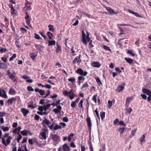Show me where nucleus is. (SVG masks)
<instances>
[{
	"instance_id": "1",
	"label": "nucleus",
	"mask_w": 151,
	"mask_h": 151,
	"mask_svg": "<svg viewBox=\"0 0 151 151\" xmlns=\"http://www.w3.org/2000/svg\"><path fill=\"white\" fill-rule=\"evenodd\" d=\"M94 112L96 114V115L97 116L99 119H100V118L99 117V112H100V117L101 118V119L103 121V119L104 118V112L103 111H101L100 110H99V111L97 110V109H96L94 111Z\"/></svg>"
},
{
	"instance_id": "2",
	"label": "nucleus",
	"mask_w": 151,
	"mask_h": 151,
	"mask_svg": "<svg viewBox=\"0 0 151 151\" xmlns=\"http://www.w3.org/2000/svg\"><path fill=\"white\" fill-rule=\"evenodd\" d=\"M76 72L81 76L83 75L84 76H86L88 73L87 71L84 72L83 70L81 68H78L76 70Z\"/></svg>"
},
{
	"instance_id": "3",
	"label": "nucleus",
	"mask_w": 151,
	"mask_h": 151,
	"mask_svg": "<svg viewBox=\"0 0 151 151\" xmlns=\"http://www.w3.org/2000/svg\"><path fill=\"white\" fill-rule=\"evenodd\" d=\"M24 9H26L27 11L31 9V3L27 0H26L25 6L24 7Z\"/></svg>"
},
{
	"instance_id": "4",
	"label": "nucleus",
	"mask_w": 151,
	"mask_h": 151,
	"mask_svg": "<svg viewBox=\"0 0 151 151\" xmlns=\"http://www.w3.org/2000/svg\"><path fill=\"white\" fill-rule=\"evenodd\" d=\"M86 121L89 130L90 131L91 130L92 123L91 121V118L89 117L88 116L86 118Z\"/></svg>"
},
{
	"instance_id": "5",
	"label": "nucleus",
	"mask_w": 151,
	"mask_h": 151,
	"mask_svg": "<svg viewBox=\"0 0 151 151\" xmlns=\"http://www.w3.org/2000/svg\"><path fill=\"white\" fill-rule=\"evenodd\" d=\"M35 91L36 92H39L40 95L43 96L45 94V90L42 89H40L38 88H35Z\"/></svg>"
},
{
	"instance_id": "6",
	"label": "nucleus",
	"mask_w": 151,
	"mask_h": 151,
	"mask_svg": "<svg viewBox=\"0 0 151 151\" xmlns=\"http://www.w3.org/2000/svg\"><path fill=\"white\" fill-rule=\"evenodd\" d=\"M26 13L27 14L26 16L24 17L25 21L27 24L29 26L30 25V19L29 16L28 15L27 12H26Z\"/></svg>"
},
{
	"instance_id": "7",
	"label": "nucleus",
	"mask_w": 151,
	"mask_h": 151,
	"mask_svg": "<svg viewBox=\"0 0 151 151\" xmlns=\"http://www.w3.org/2000/svg\"><path fill=\"white\" fill-rule=\"evenodd\" d=\"M81 40L82 42L84 44H87V42L86 39V34L83 32H82Z\"/></svg>"
},
{
	"instance_id": "8",
	"label": "nucleus",
	"mask_w": 151,
	"mask_h": 151,
	"mask_svg": "<svg viewBox=\"0 0 151 151\" xmlns=\"http://www.w3.org/2000/svg\"><path fill=\"white\" fill-rule=\"evenodd\" d=\"M51 137L52 140L55 142L58 141L60 138L59 137L55 134H52L51 135Z\"/></svg>"
},
{
	"instance_id": "9",
	"label": "nucleus",
	"mask_w": 151,
	"mask_h": 151,
	"mask_svg": "<svg viewBox=\"0 0 151 151\" xmlns=\"http://www.w3.org/2000/svg\"><path fill=\"white\" fill-rule=\"evenodd\" d=\"M51 124V122L49 120H48L47 118H45V119L43 120L42 123V124H45L46 126L47 125L48 127V126L50 124Z\"/></svg>"
},
{
	"instance_id": "10",
	"label": "nucleus",
	"mask_w": 151,
	"mask_h": 151,
	"mask_svg": "<svg viewBox=\"0 0 151 151\" xmlns=\"http://www.w3.org/2000/svg\"><path fill=\"white\" fill-rule=\"evenodd\" d=\"M63 149L64 151H69L70 148L66 143L64 144L62 146Z\"/></svg>"
},
{
	"instance_id": "11",
	"label": "nucleus",
	"mask_w": 151,
	"mask_h": 151,
	"mask_svg": "<svg viewBox=\"0 0 151 151\" xmlns=\"http://www.w3.org/2000/svg\"><path fill=\"white\" fill-rule=\"evenodd\" d=\"M21 112L23 114L24 116H26V115L29 112V111L28 110L24 108L21 109Z\"/></svg>"
},
{
	"instance_id": "12",
	"label": "nucleus",
	"mask_w": 151,
	"mask_h": 151,
	"mask_svg": "<svg viewBox=\"0 0 151 151\" xmlns=\"http://www.w3.org/2000/svg\"><path fill=\"white\" fill-rule=\"evenodd\" d=\"M7 75L9 76L10 78L12 79H13L15 76L12 73L10 72L9 70L7 71Z\"/></svg>"
},
{
	"instance_id": "13",
	"label": "nucleus",
	"mask_w": 151,
	"mask_h": 151,
	"mask_svg": "<svg viewBox=\"0 0 151 151\" xmlns=\"http://www.w3.org/2000/svg\"><path fill=\"white\" fill-rule=\"evenodd\" d=\"M106 9L107 11L111 15H112L113 14H117V13H116L115 12H114L113 10L111 9L110 7H106Z\"/></svg>"
},
{
	"instance_id": "14",
	"label": "nucleus",
	"mask_w": 151,
	"mask_h": 151,
	"mask_svg": "<svg viewBox=\"0 0 151 151\" xmlns=\"http://www.w3.org/2000/svg\"><path fill=\"white\" fill-rule=\"evenodd\" d=\"M57 108V109H55L53 110V111L54 112L55 114L60 112L62 109V107L60 105L58 106Z\"/></svg>"
},
{
	"instance_id": "15",
	"label": "nucleus",
	"mask_w": 151,
	"mask_h": 151,
	"mask_svg": "<svg viewBox=\"0 0 151 151\" xmlns=\"http://www.w3.org/2000/svg\"><path fill=\"white\" fill-rule=\"evenodd\" d=\"M56 45L57 47L56 49L55 52L57 53H59L61 51V47L57 43Z\"/></svg>"
},
{
	"instance_id": "16",
	"label": "nucleus",
	"mask_w": 151,
	"mask_h": 151,
	"mask_svg": "<svg viewBox=\"0 0 151 151\" xmlns=\"http://www.w3.org/2000/svg\"><path fill=\"white\" fill-rule=\"evenodd\" d=\"M37 56V52H32L30 55V58L33 60L35 59V58Z\"/></svg>"
},
{
	"instance_id": "17",
	"label": "nucleus",
	"mask_w": 151,
	"mask_h": 151,
	"mask_svg": "<svg viewBox=\"0 0 151 151\" xmlns=\"http://www.w3.org/2000/svg\"><path fill=\"white\" fill-rule=\"evenodd\" d=\"M92 66L93 67L99 68L101 66V64L98 62H94L92 63Z\"/></svg>"
},
{
	"instance_id": "18",
	"label": "nucleus",
	"mask_w": 151,
	"mask_h": 151,
	"mask_svg": "<svg viewBox=\"0 0 151 151\" xmlns=\"http://www.w3.org/2000/svg\"><path fill=\"white\" fill-rule=\"evenodd\" d=\"M142 91L143 93H147L148 95L150 96L151 95V91L145 88H143L142 89Z\"/></svg>"
},
{
	"instance_id": "19",
	"label": "nucleus",
	"mask_w": 151,
	"mask_h": 151,
	"mask_svg": "<svg viewBox=\"0 0 151 151\" xmlns=\"http://www.w3.org/2000/svg\"><path fill=\"white\" fill-rule=\"evenodd\" d=\"M9 93L10 95H14L16 93V92L13 88H11L9 89Z\"/></svg>"
},
{
	"instance_id": "20",
	"label": "nucleus",
	"mask_w": 151,
	"mask_h": 151,
	"mask_svg": "<svg viewBox=\"0 0 151 151\" xmlns=\"http://www.w3.org/2000/svg\"><path fill=\"white\" fill-rule=\"evenodd\" d=\"M7 66L4 63H0V68L2 69H5L7 68Z\"/></svg>"
},
{
	"instance_id": "21",
	"label": "nucleus",
	"mask_w": 151,
	"mask_h": 151,
	"mask_svg": "<svg viewBox=\"0 0 151 151\" xmlns=\"http://www.w3.org/2000/svg\"><path fill=\"white\" fill-rule=\"evenodd\" d=\"M128 11L130 13L132 14L137 17H139L140 16L138 14L137 12H134L132 10L129 9Z\"/></svg>"
},
{
	"instance_id": "22",
	"label": "nucleus",
	"mask_w": 151,
	"mask_h": 151,
	"mask_svg": "<svg viewBox=\"0 0 151 151\" xmlns=\"http://www.w3.org/2000/svg\"><path fill=\"white\" fill-rule=\"evenodd\" d=\"M124 59L128 63L131 64L133 63V60L131 58H125Z\"/></svg>"
},
{
	"instance_id": "23",
	"label": "nucleus",
	"mask_w": 151,
	"mask_h": 151,
	"mask_svg": "<svg viewBox=\"0 0 151 151\" xmlns=\"http://www.w3.org/2000/svg\"><path fill=\"white\" fill-rule=\"evenodd\" d=\"M124 89V87L122 86H119L116 89V91L118 92H121Z\"/></svg>"
},
{
	"instance_id": "24",
	"label": "nucleus",
	"mask_w": 151,
	"mask_h": 151,
	"mask_svg": "<svg viewBox=\"0 0 151 151\" xmlns=\"http://www.w3.org/2000/svg\"><path fill=\"white\" fill-rule=\"evenodd\" d=\"M51 104H48L46 105H44L43 106V110L45 111H46L50 107Z\"/></svg>"
},
{
	"instance_id": "25",
	"label": "nucleus",
	"mask_w": 151,
	"mask_h": 151,
	"mask_svg": "<svg viewBox=\"0 0 151 151\" xmlns=\"http://www.w3.org/2000/svg\"><path fill=\"white\" fill-rule=\"evenodd\" d=\"M104 50L107 51V53L108 54H110L111 52V50L109 47L104 45Z\"/></svg>"
},
{
	"instance_id": "26",
	"label": "nucleus",
	"mask_w": 151,
	"mask_h": 151,
	"mask_svg": "<svg viewBox=\"0 0 151 151\" xmlns=\"http://www.w3.org/2000/svg\"><path fill=\"white\" fill-rule=\"evenodd\" d=\"M16 100V99L15 98L12 97L9 99L8 100L7 103L9 104H11L12 103L13 101Z\"/></svg>"
},
{
	"instance_id": "27",
	"label": "nucleus",
	"mask_w": 151,
	"mask_h": 151,
	"mask_svg": "<svg viewBox=\"0 0 151 151\" xmlns=\"http://www.w3.org/2000/svg\"><path fill=\"white\" fill-rule=\"evenodd\" d=\"M48 46H50L51 45H55L56 42L54 40L49 41L48 42Z\"/></svg>"
},
{
	"instance_id": "28",
	"label": "nucleus",
	"mask_w": 151,
	"mask_h": 151,
	"mask_svg": "<svg viewBox=\"0 0 151 151\" xmlns=\"http://www.w3.org/2000/svg\"><path fill=\"white\" fill-rule=\"evenodd\" d=\"M48 27L49 28V30L50 31H52V32H54L55 31V29L52 25L50 24L48 25Z\"/></svg>"
},
{
	"instance_id": "29",
	"label": "nucleus",
	"mask_w": 151,
	"mask_h": 151,
	"mask_svg": "<svg viewBox=\"0 0 151 151\" xmlns=\"http://www.w3.org/2000/svg\"><path fill=\"white\" fill-rule=\"evenodd\" d=\"M81 61L79 60H78V58L77 57L74 59V60L73 61L72 63L73 64H75L76 63H77L79 64L80 63H81Z\"/></svg>"
},
{
	"instance_id": "30",
	"label": "nucleus",
	"mask_w": 151,
	"mask_h": 151,
	"mask_svg": "<svg viewBox=\"0 0 151 151\" xmlns=\"http://www.w3.org/2000/svg\"><path fill=\"white\" fill-rule=\"evenodd\" d=\"M28 131L27 130H24L21 132V134L23 136H27Z\"/></svg>"
},
{
	"instance_id": "31",
	"label": "nucleus",
	"mask_w": 151,
	"mask_h": 151,
	"mask_svg": "<svg viewBox=\"0 0 151 151\" xmlns=\"http://www.w3.org/2000/svg\"><path fill=\"white\" fill-rule=\"evenodd\" d=\"M83 99H82L80 101L78 104V107L80 108H83Z\"/></svg>"
},
{
	"instance_id": "32",
	"label": "nucleus",
	"mask_w": 151,
	"mask_h": 151,
	"mask_svg": "<svg viewBox=\"0 0 151 151\" xmlns=\"http://www.w3.org/2000/svg\"><path fill=\"white\" fill-rule=\"evenodd\" d=\"M47 35L49 37V38L50 40H52L53 39L52 38V34L50 32H48L47 33Z\"/></svg>"
},
{
	"instance_id": "33",
	"label": "nucleus",
	"mask_w": 151,
	"mask_h": 151,
	"mask_svg": "<svg viewBox=\"0 0 151 151\" xmlns=\"http://www.w3.org/2000/svg\"><path fill=\"white\" fill-rule=\"evenodd\" d=\"M40 134L43 138L45 140L47 138L46 132H42L40 133Z\"/></svg>"
},
{
	"instance_id": "34",
	"label": "nucleus",
	"mask_w": 151,
	"mask_h": 151,
	"mask_svg": "<svg viewBox=\"0 0 151 151\" xmlns=\"http://www.w3.org/2000/svg\"><path fill=\"white\" fill-rule=\"evenodd\" d=\"M125 129V128L124 127H120L118 129V131L119 132L120 134V136H121V134L123 132L124 130Z\"/></svg>"
},
{
	"instance_id": "35",
	"label": "nucleus",
	"mask_w": 151,
	"mask_h": 151,
	"mask_svg": "<svg viewBox=\"0 0 151 151\" xmlns=\"http://www.w3.org/2000/svg\"><path fill=\"white\" fill-rule=\"evenodd\" d=\"M35 46L39 51L42 50V46L39 45L35 44Z\"/></svg>"
},
{
	"instance_id": "36",
	"label": "nucleus",
	"mask_w": 151,
	"mask_h": 151,
	"mask_svg": "<svg viewBox=\"0 0 151 151\" xmlns=\"http://www.w3.org/2000/svg\"><path fill=\"white\" fill-rule=\"evenodd\" d=\"M74 136V134L73 133H71L68 136V140L69 142H70L72 139L71 137Z\"/></svg>"
},
{
	"instance_id": "37",
	"label": "nucleus",
	"mask_w": 151,
	"mask_h": 151,
	"mask_svg": "<svg viewBox=\"0 0 151 151\" xmlns=\"http://www.w3.org/2000/svg\"><path fill=\"white\" fill-rule=\"evenodd\" d=\"M88 86L89 85L88 84L87 82H86L83 84L81 88V89H82L84 88H88Z\"/></svg>"
},
{
	"instance_id": "38",
	"label": "nucleus",
	"mask_w": 151,
	"mask_h": 151,
	"mask_svg": "<svg viewBox=\"0 0 151 151\" xmlns=\"http://www.w3.org/2000/svg\"><path fill=\"white\" fill-rule=\"evenodd\" d=\"M61 125H58V124L56 125L54 127L53 129L55 130H56L59 129H61Z\"/></svg>"
},
{
	"instance_id": "39",
	"label": "nucleus",
	"mask_w": 151,
	"mask_h": 151,
	"mask_svg": "<svg viewBox=\"0 0 151 151\" xmlns=\"http://www.w3.org/2000/svg\"><path fill=\"white\" fill-rule=\"evenodd\" d=\"M1 127L4 132L8 131L9 130V128L7 127H4L3 126H1Z\"/></svg>"
},
{
	"instance_id": "40",
	"label": "nucleus",
	"mask_w": 151,
	"mask_h": 151,
	"mask_svg": "<svg viewBox=\"0 0 151 151\" xmlns=\"http://www.w3.org/2000/svg\"><path fill=\"white\" fill-rule=\"evenodd\" d=\"M145 134H143V135L140 138L139 141H140L141 143L145 141Z\"/></svg>"
},
{
	"instance_id": "41",
	"label": "nucleus",
	"mask_w": 151,
	"mask_h": 151,
	"mask_svg": "<svg viewBox=\"0 0 151 151\" xmlns=\"http://www.w3.org/2000/svg\"><path fill=\"white\" fill-rule=\"evenodd\" d=\"M12 139V137H9L8 138L6 139V143L7 145H9L11 142V141L10 140V139Z\"/></svg>"
},
{
	"instance_id": "42",
	"label": "nucleus",
	"mask_w": 151,
	"mask_h": 151,
	"mask_svg": "<svg viewBox=\"0 0 151 151\" xmlns=\"http://www.w3.org/2000/svg\"><path fill=\"white\" fill-rule=\"evenodd\" d=\"M34 37L37 40H42V38H41L38 34L36 33L34 34Z\"/></svg>"
},
{
	"instance_id": "43",
	"label": "nucleus",
	"mask_w": 151,
	"mask_h": 151,
	"mask_svg": "<svg viewBox=\"0 0 151 151\" xmlns=\"http://www.w3.org/2000/svg\"><path fill=\"white\" fill-rule=\"evenodd\" d=\"M131 98L129 97H128L127 98V100L126 101V104L128 105L129 104L130 101L131 100Z\"/></svg>"
},
{
	"instance_id": "44",
	"label": "nucleus",
	"mask_w": 151,
	"mask_h": 151,
	"mask_svg": "<svg viewBox=\"0 0 151 151\" xmlns=\"http://www.w3.org/2000/svg\"><path fill=\"white\" fill-rule=\"evenodd\" d=\"M42 125L43 127L44 128L43 129H42V130H44V132H47L48 131V130L45 124H42Z\"/></svg>"
},
{
	"instance_id": "45",
	"label": "nucleus",
	"mask_w": 151,
	"mask_h": 151,
	"mask_svg": "<svg viewBox=\"0 0 151 151\" xmlns=\"http://www.w3.org/2000/svg\"><path fill=\"white\" fill-rule=\"evenodd\" d=\"M27 91H34V89L32 87L30 86H28L27 88Z\"/></svg>"
},
{
	"instance_id": "46",
	"label": "nucleus",
	"mask_w": 151,
	"mask_h": 151,
	"mask_svg": "<svg viewBox=\"0 0 151 151\" xmlns=\"http://www.w3.org/2000/svg\"><path fill=\"white\" fill-rule=\"evenodd\" d=\"M68 80L69 82H71L72 83H73L75 81V78H74L71 77L68 79Z\"/></svg>"
},
{
	"instance_id": "47",
	"label": "nucleus",
	"mask_w": 151,
	"mask_h": 151,
	"mask_svg": "<svg viewBox=\"0 0 151 151\" xmlns=\"http://www.w3.org/2000/svg\"><path fill=\"white\" fill-rule=\"evenodd\" d=\"M16 57V54L15 53L14 54L13 56L10 57L9 59V61H11L13 60L14 58H15Z\"/></svg>"
},
{
	"instance_id": "48",
	"label": "nucleus",
	"mask_w": 151,
	"mask_h": 151,
	"mask_svg": "<svg viewBox=\"0 0 151 151\" xmlns=\"http://www.w3.org/2000/svg\"><path fill=\"white\" fill-rule=\"evenodd\" d=\"M89 144L90 151H93V148L91 143V142H89Z\"/></svg>"
},
{
	"instance_id": "49",
	"label": "nucleus",
	"mask_w": 151,
	"mask_h": 151,
	"mask_svg": "<svg viewBox=\"0 0 151 151\" xmlns=\"http://www.w3.org/2000/svg\"><path fill=\"white\" fill-rule=\"evenodd\" d=\"M85 78L83 77L82 76H79L78 77V80L81 81H84L85 80Z\"/></svg>"
},
{
	"instance_id": "50",
	"label": "nucleus",
	"mask_w": 151,
	"mask_h": 151,
	"mask_svg": "<svg viewBox=\"0 0 151 151\" xmlns=\"http://www.w3.org/2000/svg\"><path fill=\"white\" fill-rule=\"evenodd\" d=\"M6 51H7V49L6 48H4L1 47V49H0V52H1L2 53L3 52H5Z\"/></svg>"
},
{
	"instance_id": "51",
	"label": "nucleus",
	"mask_w": 151,
	"mask_h": 151,
	"mask_svg": "<svg viewBox=\"0 0 151 151\" xmlns=\"http://www.w3.org/2000/svg\"><path fill=\"white\" fill-rule=\"evenodd\" d=\"M20 30L23 33L25 32L27 33V30L25 28L23 27H21L20 28Z\"/></svg>"
},
{
	"instance_id": "52",
	"label": "nucleus",
	"mask_w": 151,
	"mask_h": 151,
	"mask_svg": "<svg viewBox=\"0 0 151 151\" xmlns=\"http://www.w3.org/2000/svg\"><path fill=\"white\" fill-rule=\"evenodd\" d=\"M47 93L46 94L45 96H44L42 97H43L44 98H45L46 97H47V96H48L49 95H50V91L49 90H48L47 91Z\"/></svg>"
},
{
	"instance_id": "53",
	"label": "nucleus",
	"mask_w": 151,
	"mask_h": 151,
	"mask_svg": "<svg viewBox=\"0 0 151 151\" xmlns=\"http://www.w3.org/2000/svg\"><path fill=\"white\" fill-rule=\"evenodd\" d=\"M74 95H75L74 93H72L71 94L69 95L68 96H69L70 99L71 100H72L74 98Z\"/></svg>"
},
{
	"instance_id": "54",
	"label": "nucleus",
	"mask_w": 151,
	"mask_h": 151,
	"mask_svg": "<svg viewBox=\"0 0 151 151\" xmlns=\"http://www.w3.org/2000/svg\"><path fill=\"white\" fill-rule=\"evenodd\" d=\"M2 143L5 146H7V144H6V142L5 139H4V138L2 137Z\"/></svg>"
},
{
	"instance_id": "55",
	"label": "nucleus",
	"mask_w": 151,
	"mask_h": 151,
	"mask_svg": "<svg viewBox=\"0 0 151 151\" xmlns=\"http://www.w3.org/2000/svg\"><path fill=\"white\" fill-rule=\"evenodd\" d=\"M1 59L2 60L4 63H7V59L6 58H4L3 57H1Z\"/></svg>"
},
{
	"instance_id": "56",
	"label": "nucleus",
	"mask_w": 151,
	"mask_h": 151,
	"mask_svg": "<svg viewBox=\"0 0 151 151\" xmlns=\"http://www.w3.org/2000/svg\"><path fill=\"white\" fill-rule=\"evenodd\" d=\"M27 107L29 108H31V109H33L35 108V107L32 104H28Z\"/></svg>"
},
{
	"instance_id": "57",
	"label": "nucleus",
	"mask_w": 151,
	"mask_h": 151,
	"mask_svg": "<svg viewBox=\"0 0 151 151\" xmlns=\"http://www.w3.org/2000/svg\"><path fill=\"white\" fill-rule=\"evenodd\" d=\"M63 94L65 96H69L68 93L67 91L65 90L63 91Z\"/></svg>"
},
{
	"instance_id": "58",
	"label": "nucleus",
	"mask_w": 151,
	"mask_h": 151,
	"mask_svg": "<svg viewBox=\"0 0 151 151\" xmlns=\"http://www.w3.org/2000/svg\"><path fill=\"white\" fill-rule=\"evenodd\" d=\"M11 13L12 15H15L16 13L15 12V9L14 8H13L12 9H11Z\"/></svg>"
},
{
	"instance_id": "59",
	"label": "nucleus",
	"mask_w": 151,
	"mask_h": 151,
	"mask_svg": "<svg viewBox=\"0 0 151 151\" xmlns=\"http://www.w3.org/2000/svg\"><path fill=\"white\" fill-rule=\"evenodd\" d=\"M63 121L64 122H67L68 121V118L66 116L63 117Z\"/></svg>"
},
{
	"instance_id": "60",
	"label": "nucleus",
	"mask_w": 151,
	"mask_h": 151,
	"mask_svg": "<svg viewBox=\"0 0 151 151\" xmlns=\"http://www.w3.org/2000/svg\"><path fill=\"white\" fill-rule=\"evenodd\" d=\"M45 101V99H42L40 101L39 103L41 105H43L44 104Z\"/></svg>"
},
{
	"instance_id": "61",
	"label": "nucleus",
	"mask_w": 151,
	"mask_h": 151,
	"mask_svg": "<svg viewBox=\"0 0 151 151\" xmlns=\"http://www.w3.org/2000/svg\"><path fill=\"white\" fill-rule=\"evenodd\" d=\"M6 114V113L4 112H1L0 111V117H3Z\"/></svg>"
},
{
	"instance_id": "62",
	"label": "nucleus",
	"mask_w": 151,
	"mask_h": 151,
	"mask_svg": "<svg viewBox=\"0 0 151 151\" xmlns=\"http://www.w3.org/2000/svg\"><path fill=\"white\" fill-rule=\"evenodd\" d=\"M128 53L129 54H130L131 55H132L133 56H135V54L132 53V51L131 50H128Z\"/></svg>"
},
{
	"instance_id": "63",
	"label": "nucleus",
	"mask_w": 151,
	"mask_h": 151,
	"mask_svg": "<svg viewBox=\"0 0 151 151\" xmlns=\"http://www.w3.org/2000/svg\"><path fill=\"white\" fill-rule=\"evenodd\" d=\"M97 95H94L93 96V97L92 98V100L93 101H94L96 103V97H97Z\"/></svg>"
},
{
	"instance_id": "64",
	"label": "nucleus",
	"mask_w": 151,
	"mask_h": 151,
	"mask_svg": "<svg viewBox=\"0 0 151 151\" xmlns=\"http://www.w3.org/2000/svg\"><path fill=\"white\" fill-rule=\"evenodd\" d=\"M38 109L40 111H43V106H40L38 107Z\"/></svg>"
}]
</instances>
